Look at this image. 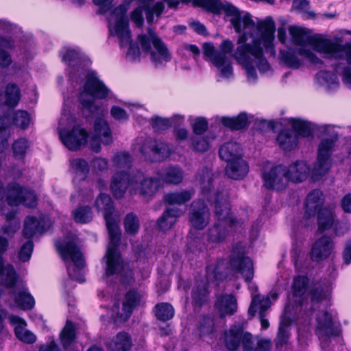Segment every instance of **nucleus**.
Here are the masks:
<instances>
[{"instance_id": "1", "label": "nucleus", "mask_w": 351, "mask_h": 351, "mask_svg": "<svg viewBox=\"0 0 351 351\" xmlns=\"http://www.w3.org/2000/svg\"><path fill=\"white\" fill-rule=\"evenodd\" d=\"M206 6L213 13L223 11L237 33L238 47L232 54L237 62L245 70L247 80L254 83L257 80L256 69L260 73L270 70L266 55H276L274 45L276 25L271 17L254 22L248 13L243 14L232 5L222 4L218 0H206Z\"/></svg>"}, {"instance_id": "2", "label": "nucleus", "mask_w": 351, "mask_h": 351, "mask_svg": "<svg viewBox=\"0 0 351 351\" xmlns=\"http://www.w3.org/2000/svg\"><path fill=\"white\" fill-rule=\"evenodd\" d=\"M36 202V196L32 191L16 182L8 184L6 204H3L1 213L9 224L3 226L0 231V285L5 288L13 287L18 279L14 267L10 263L5 264L3 258L9 249V239L19 228V222L15 219L16 207L21 204L27 207H34Z\"/></svg>"}, {"instance_id": "3", "label": "nucleus", "mask_w": 351, "mask_h": 351, "mask_svg": "<svg viewBox=\"0 0 351 351\" xmlns=\"http://www.w3.org/2000/svg\"><path fill=\"white\" fill-rule=\"evenodd\" d=\"M60 54L62 62L68 66L67 71L73 83L79 84L86 80L79 95L84 110H87L91 114L97 112L99 109L93 99H103L110 96V89L99 79L95 71L87 69L91 62L79 48L64 47Z\"/></svg>"}, {"instance_id": "4", "label": "nucleus", "mask_w": 351, "mask_h": 351, "mask_svg": "<svg viewBox=\"0 0 351 351\" xmlns=\"http://www.w3.org/2000/svg\"><path fill=\"white\" fill-rule=\"evenodd\" d=\"M95 206L102 212L109 234V244L104 259H106L105 274L107 276H117L123 284L133 280L132 267L128 262L123 260L117 247L121 241L120 228L112 217L113 203L110 197L101 193L95 200Z\"/></svg>"}, {"instance_id": "5", "label": "nucleus", "mask_w": 351, "mask_h": 351, "mask_svg": "<svg viewBox=\"0 0 351 351\" xmlns=\"http://www.w3.org/2000/svg\"><path fill=\"white\" fill-rule=\"evenodd\" d=\"M289 32L292 43L298 49V53L311 64L319 68L324 62L308 47H311L315 51L326 58L342 60L347 51L346 47L351 43L347 42L342 44V39L339 37L331 39L323 34L311 36L304 29L295 26L289 27Z\"/></svg>"}, {"instance_id": "6", "label": "nucleus", "mask_w": 351, "mask_h": 351, "mask_svg": "<svg viewBox=\"0 0 351 351\" xmlns=\"http://www.w3.org/2000/svg\"><path fill=\"white\" fill-rule=\"evenodd\" d=\"M159 180L154 177L145 176L141 171L129 175L125 171H120L112 176L110 189L116 198L123 197L128 189L132 195L139 194L144 199H149L158 191Z\"/></svg>"}, {"instance_id": "7", "label": "nucleus", "mask_w": 351, "mask_h": 351, "mask_svg": "<svg viewBox=\"0 0 351 351\" xmlns=\"http://www.w3.org/2000/svg\"><path fill=\"white\" fill-rule=\"evenodd\" d=\"M215 202V217L218 221L208 230L207 243L210 247L217 245L226 241L229 231L226 225L232 228L238 223L230 214V205L226 193L221 192L214 193Z\"/></svg>"}, {"instance_id": "8", "label": "nucleus", "mask_w": 351, "mask_h": 351, "mask_svg": "<svg viewBox=\"0 0 351 351\" xmlns=\"http://www.w3.org/2000/svg\"><path fill=\"white\" fill-rule=\"evenodd\" d=\"M77 243V237L71 234L69 241L64 242L57 241L55 245L65 263L70 278L82 283L85 282L84 270L86 263Z\"/></svg>"}, {"instance_id": "9", "label": "nucleus", "mask_w": 351, "mask_h": 351, "mask_svg": "<svg viewBox=\"0 0 351 351\" xmlns=\"http://www.w3.org/2000/svg\"><path fill=\"white\" fill-rule=\"evenodd\" d=\"M127 7L124 4L119 5L112 12V16L115 18V23L112 25L109 23L110 34L119 38L121 47L130 44L127 56L132 60H135L140 56V49L137 45L131 43V32L129 29L128 19L125 16Z\"/></svg>"}, {"instance_id": "10", "label": "nucleus", "mask_w": 351, "mask_h": 351, "mask_svg": "<svg viewBox=\"0 0 351 351\" xmlns=\"http://www.w3.org/2000/svg\"><path fill=\"white\" fill-rule=\"evenodd\" d=\"M75 123L73 116L64 110L59 121L58 133L62 143L72 151L77 150L85 145L88 138L86 130L78 125H73L71 131L66 130V127H71Z\"/></svg>"}, {"instance_id": "11", "label": "nucleus", "mask_w": 351, "mask_h": 351, "mask_svg": "<svg viewBox=\"0 0 351 351\" xmlns=\"http://www.w3.org/2000/svg\"><path fill=\"white\" fill-rule=\"evenodd\" d=\"M138 40L143 51L149 54L156 66L171 60V56L166 45L151 29H148L147 34L139 35Z\"/></svg>"}, {"instance_id": "12", "label": "nucleus", "mask_w": 351, "mask_h": 351, "mask_svg": "<svg viewBox=\"0 0 351 351\" xmlns=\"http://www.w3.org/2000/svg\"><path fill=\"white\" fill-rule=\"evenodd\" d=\"M295 132L285 129L278 134L276 141L279 147L285 151H291L295 149L298 143V136L307 137L311 135L310 123L300 119L291 118L289 120Z\"/></svg>"}, {"instance_id": "13", "label": "nucleus", "mask_w": 351, "mask_h": 351, "mask_svg": "<svg viewBox=\"0 0 351 351\" xmlns=\"http://www.w3.org/2000/svg\"><path fill=\"white\" fill-rule=\"evenodd\" d=\"M337 134H332L330 138L322 140L319 145L317 158L311 171V178L314 181L320 180L330 168V156L334 150Z\"/></svg>"}, {"instance_id": "14", "label": "nucleus", "mask_w": 351, "mask_h": 351, "mask_svg": "<svg viewBox=\"0 0 351 351\" xmlns=\"http://www.w3.org/2000/svg\"><path fill=\"white\" fill-rule=\"evenodd\" d=\"M0 107L2 108L3 105L0 104ZM11 112L9 111L3 116L0 114V152H3L8 147L9 133L7 129L10 125L13 124L24 130L30 123V116L26 111Z\"/></svg>"}, {"instance_id": "15", "label": "nucleus", "mask_w": 351, "mask_h": 351, "mask_svg": "<svg viewBox=\"0 0 351 351\" xmlns=\"http://www.w3.org/2000/svg\"><path fill=\"white\" fill-rule=\"evenodd\" d=\"M136 146L146 160L151 162L162 161L171 154L169 145L160 140L147 138L143 141L138 139Z\"/></svg>"}, {"instance_id": "16", "label": "nucleus", "mask_w": 351, "mask_h": 351, "mask_svg": "<svg viewBox=\"0 0 351 351\" xmlns=\"http://www.w3.org/2000/svg\"><path fill=\"white\" fill-rule=\"evenodd\" d=\"M293 294L295 297H303L308 293L313 303H317L328 296V290H324L319 283L310 286V280L306 276L299 275L293 278Z\"/></svg>"}, {"instance_id": "17", "label": "nucleus", "mask_w": 351, "mask_h": 351, "mask_svg": "<svg viewBox=\"0 0 351 351\" xmlns=\"http://www.w3.org/2000/svg\"><path fill=\"white\" fill-rule=\"evenodd\" d=\"M263 186L267 189L280 191L286 189L289 180L287 166L278 165L262 173Z\"/></svg>"}, {"instance_id": "18", "label": "nucleus", "mask_w": 351, "mask_h": 351, "mask_svg": "<svg viewBox=\"0 0 351 351\" xmlns=\"http://www.w3.org/2000/svg\"><path fill=\"white\" fill-rule=\"evenodd\" d=\"M230 263L234 270L241 273L245 281L249 282L253 278L252 261L245 256V250L241 244H237L232 248Z\"/></svg>"}, {"instance_id": "19", "label": "nucleus", "mask_w": 351, "mask_h": 351, "mask_svg": "<svg viewBox=\"0 0 351 351\" xmlns=\"http://www.w3.org/2000/svg\"><path fill=\"white\" fill-rule=\"evenodd\" d=\"M144 300V293L136 290H130L125 296L122 304L121 312L119 311V304H114L112 308V317L116 321L125 322L130 317L134 309L141 305Z\"/></svg>"}, {"instance_id": "20", "label": "nucleus", "mask_w": 351, "mask_h": 351, "mask_svg": "<svg viewBox=\"0 0 351 351\" xmlns=\"http://www.w3.org/2000/svg\"><path fill=\"white\" fill-rule=\"evenodd\" d=\"M204 55L207 56L212 63L219 70L220 75L224 78H230L233 75L232 63L226 54L216 51L210 43L203 45Z\"/></svg>"}, {"instance_id": "21", "label": "nucleus", "mask_w": 351, "mask_h": 351, "mask_svg": "<svg viewBox=\"0 0 351 351\" xmlns=\"http://www.w3.org/2000/svg\"><path fill=\"white\" fill-rule=\"evenodd\" d=\"M112 141L111 131L108 123L104 119H97L95 121L93 132L89 139L91 149L98 153L101 150V143L109 145Z\"/></svg>"}, {"instance_id": "22", "label": "nucleus", "mask_w": 351, "mask_h": 351, "mask_svg": "<svg viewBox=\"0 0 351 351\" xmlns=\"http://www.w3.org/2000/svg\"><path fill=\"white\" fill-rule=\"evenodd\" d=\"M189 221L193 227L202 230L209 223L210 212L203 201H193L191 205Z\"/></svg>"}, {"instance_id": "23", "label": "nucleus", "mask_w": 351, "mask_h": 351, "mask_svg": "<svg viewBox=\"0 0 351 351\" xmlns=\"http://www.w3.org/2000/svg\"><path fill=\"white\" fill-rule=\"evenodd\" d=\"M271 306V300L268 296L254 295L251 302L248 313L251 316H254L258 312L262 329L266 330L269 326V322L266 318V311Z\"/></svg>"}, {"instance_id": "24", "label": "nucleus", "mask_w": 351, "mask_h": 351, "mask_svg": "<svg viewBox=\"0 0 351 351\" xmlns=\"http://www.w3.org/2000/svg\"><path fill=\"white\" fill-rule=\"evenodd\" d=\"M18 280L16 285L13 287L12 295L14 297V300L16 305L23 310H30L35 305V300L34 297L30 294L27 286L23 282L18 283Z\"/></svg>"}, {"instance_id": "25", "label": "nucleus", "mask_w": 351, "mask_h": 351, "mask_svg": "<svg viewBox=\"0 0 351 351\" xmlns=\"http://www.w3.org/2000/svg\"><path fill=\"white\" fill-rule=\"evenodd\" d=\"M215 307L221 317L231 316L237 311V300L232 294H221L216 298Z\"/></svg>"}, {"instance_id": "26", "label": "nucleus", "mask_w": 351, "mask_h": 351, "mask_svg": "<svg viewBox=\"0 0 351 351\" xmlns=\"http://www.w3.org/2000/svg\"><path fill=\"white\" fill-rule=\"evenodd\" d=\"M51 226L49 219L40 217L39 219L34 217H27L25 221L23 228V236L27 239H30L36 233H43L47 231Z\"/></svg>"}, {"instance_id": "27", "label": "nucleus", "mask_w": 351, "mask_h": 351, "mask_svg": "<svg viewBox=\"0 0 351 351\" xmlns=\"http://www.w3.org/2000/svg\"><path fill=\"white\" fill-rule=\"evenodd\" d=\"M249 332L243 331L242 327L233 326L224 333V343L228 350L235 351L241 344L243 347L245 339Z\"/></svg>"}, {"instance_id": "28", "label": "nucleus", "mask_w": 351, "mask_h": 351, "mask_svg": "<svg viewBox=\"0 0 351 351\" xmlns=\"http://www.w3.org/2000/svg\"><path fill=\"white\" fill-rule=\"evenodd\" d=\"M324 202L323 193L318 189H315L307 195L305 202L306 210L304 214V218L306 221L314 218L315 213L322 208V206Z\"/></svg>"}, {"instance_id": "29", "label": "nucleus", "mask_w": 351, "mask_h": 351, "mask_svg": "<svg viewBox=\"0 0 351 351\" xmlns=\"http://www.w3.org/2000/svg\"><path fill=\"white\" fill-rule=\"evenodd\" d=\"M287 171L289 181L302 182L306 180L310 175L311 168L308 164L303 160H297L291 164Z\"/></svg>"}, {"instance_id": "30", "label": "nucleus", "mask_w": 351, "mask_h": 351, "mask_svg": "<svg viewBox=\"0 0 351 351\" xmlns=\"http://www.w3.org/2000/svg\"><path fill=\"white\" fill-rule=\"evenodd\" d=\"M333 242L329 237H323L317 240L311 250V257L314 261H319L330 256Z\"/></svg>"}, {"instance_id": "31", "label": "nucleus", "mask_w": 351, "mask_h": 351, "mask_svg": "<svg viewBox=\"0 0 351 351\" xmlns=\"http://www.w3.org/2000/svg\"><path fill=\"white\" fill-rule=\"evenodd\" d=\"M10 322L14 325V333L21 341L27 343H33L36 340V335L31 331L25 329V321L19 316L11 315L9 316Z\"/></svg>"}, {"instance_id": "32", "label": "nucleus", "mask_w": 351, "mask_h": 351, "mask_svg": "<svg viewBox=\"0 0 351 351\" xmlns=\"http://www.w3.org/2000/svg\"><path fill=\"white\" fill-rule=\"evenodd\" d=\"M108 351H130L132 346V340L130 334L120 332L111 339L106 342Z\"/></svg>"}, {"instance_id": "33", "label": "nucleus", "mask_w": 351, "mask_h": 351, "mask_svg": "<svg viewBox=\"0 0 351 351\" xmlns=\"http://www.w3.org/2000/svg\"><path fill=\"white\" fill-rule=\"evenodd\" d=\"M271 341L259 336L247 335L243 351H270Z\"/></svg>"}, {"instance_id": "34", "label": "nucleus", "mask_w": 351, "mask_h": 351, "mask_svg": "<svg viewBox=\"0 0 351 351\" xmlns=\"http://www.w3.org/2000/svg\"><path fill=\"white\" fill-rule=\"evenodd\" d=\"M248 171V165L243 158L228 163L226 168L227 176L234 180L243 179L246 176Z\"/></svg>"}, {"instance_id": "35", "label": "nucleus", "mask_w": 351, "mask_h": 351, "mask_svg": "<svg viewBox=\"0 0 351 351\" xmlns=\"http://www.w3.org/2000/svg\"><path fill=\"white\" fill-rule=\"evenodd\" d=\"M182 214L183 213L179 208H167L157 221L159 229L162 231L170 230Z\"/></svg>"}, {"instance_id": "36", "label": "nucleus", "mask_w": 351, "mask_h": 351, "mask_svg": "<svg viewBox=\"0 0 351 351\" xmlns=\"http://www.w3.org/2000/svg\"><path fill=\"white\" fill-rule=\"evenodd\" d=\"M219 154L222 160L227 162V164L242 158L241 147L235 142L225 143L220 148Z\"/></svg>"}, {"instance_id": "37", "label": "nucleus", "mask_w": 351, "mask_h": 351, "mask_svg": "<svg viewBox=\"0 0 351 351\" xmlns=\"http://www.w3.org/2000/svg\"><path fill=\"white\" fill-rule=\"evenodd\" d=\"M317 82L327 91H333L339 86V81L335 74L326 71H321L316 75Z\"/></svg>"}, {"instance_id": "38", "label": "nucleus", "mask_w": 351, "mask_h": 351, "mask_svg": "<svg viewBox=\"0 0 351 351\" xmlns=\"http://www.w3.org/2000/svg\"><path fill=\"white\" fill-rule=\"evenodd\" d=\"M184 173L182 169L178 166H168L162 169L160 177L161 180L166 182L173 184H178L183 180Z\"/></svg>"}, {"instance_id": "39", "label": "nucleus", "mask_w": 351, "mask_h": 351, "mask_svg": "<svg viewBox=\"0 0 351 351\" xmlns=\"http://www.w3.org/2000/svg\"><path fill=\"white\" fill-rule=\"evenodd\" d=\"M334 210L324 207L319 209L317 213V225L319 231H325L332 228L335 221Z\"/></svg>"}, {"instance_id": "40", "label": "nucleus", "mask_w": 351, "mask_h": 351, "mask_svg": "<svg viewBox=\"0 0 351 351\" xmlns=\"http://www.w3.org/2000/svg\"><path fill=\"white\" fill-rule=\"evenodd\" d=\"M302 57L298 53V49L288 48L285 50H280L279 57L280 60L287 65V66L291 69H298L302 64Z\"/></svg>"}, {"instance_id": "41", "label": "nucleus", "mask_w": 351, "mask_h": 351, "mask_svg": "<svg viewBox=\"0 0 351 351\" xmlns=\"http://www.w3.org/2000/svg\"><path fill=\"white\" fill-rule=\"evenodd\" d=\"M193 195V190H182L165 194L163 197V200L167 204L182 205L188 202Z\"/></svg>"}, {"instance_id": "42", "label": "nucleus", "mask_w": 351, "mask_h": 351, "mask_svg": "<svg viewBox=\"0 0 351 351\" xmlns=\"http://www.w3.org/2000/svg\"><path fill=\"white\" fill-rule=\"evenodd\" d=\"M221 123L223 126L232 130H239L248 125V116L247 114L242 112L236 117H223L221 119Z\"/></svg>"}, {"instance_id": "43", "label": "nucleus", "mask_w": 351, "mask_h": 351, "mask_svg": "<svg viewBox=\"0 0 351 351\" xmlns=\"http://www.w3.org/2000/svg\"><path fill=\"white\" fill-rule=\"evenodd\" d=\"M21 99V90L17 84L14 83H8L5 89V102L4 104L0 102V104L8 106L10 108H14L17 106ZM0 109L1 108L0 107Z\"/></svg>"}, {"instance_id": "44", "label": "nucleus", "mask_w": 351, "mask_h": 351, "mask_svg": "<svg viewBox=\"0 0 351 351\" xmlns=\"http://www.w3.org/2000/svg\"><path fill=\"white\" fill-rule=\"evenodd\" d=\"M291 323V322L289 318L285 317L282 318L275 340L277 348L287 344L290 336Z\"/></svg>"}, {"instance_id": "45", "label": "nucleus", "mask_w": 351, "mask_h": 351, "mask_svg": "<svg viewBox=\"0 0 351 351\" xmlns=\"http://www.w3.org/2000/svg\"><path fill=\"white\" fill-rule=\"evenodd\" d=\"M213 173L208 168L203 169L197 177V181L202 187V193L205 197H207L208 201L211 200L208 197V193H210L213 187Z\"/></svg>"}, {"instance_id": "46", "label": "nucleus", "mask_w": 351, "mask_h": 351, "mask_svg": "<svg viewBox=\"0 0 351 351\" xmlns=\"http://www.w3.org/2000/svg\"><path fill=\"white\" fill-rule=\"evenodd\" d=\"M153 311L157 319L162 322L170 320L173 317L175 313L173 307L167 302L157 304Z\"/></svg>"}, {"instance_id": "47", "label": "nucleus", "mask_w": 351, "mask_h": 351, "mask_svg": "<svg viewBox=\"0 0 351 351\" xmlns=\"http://www.w3.org/2000/svg\"><path fill=\"white\" fill-rule=\"evenodd\" d=\"M226 263L221 260L217 262L215 266L209 265L206 267L207 276L210 279L215 280H222L226 278Z\"/></svg>"}, {"instance_id": "48", "label": "nucleus", "mask_w": 351, "mask_h": 351, "mask_svg": "<svg viewBox=\"0 0 351 351\" xmlns=\"http://www.w3.org/2000/svg\"><path fill=\"white\" fill-rule=\"evenodd\" d=\"M208 295L207 282H201L193 289L192 299L195 305L201 306Z\"/></svg>"}, {"instance_id": "49", "label": "nucleus", "mask_w": 351, "mask_h": 351, "mask_svg": "<svg viewBox=\"0 0 351 351\" xmlns=\"http://www.w3.org/2000/svg\"><path fill=\"white\" fill-rule=\"evenodd\" d=\"M75 338V326L71 322L67 321L60 334L61 343L64 348L71 344Z\"/></svg>"}, {"instance_id": "50", "label": "nucleus", "mask_w": 351, "mask_h": 351, "mask_svg": "<svg viewBox=\"0 0 351 351\" xmlns=\"http://www.w3.org/2000/svg\"><path fill=\"white\" fill-rule=\"evenodd\" d=\"M73 216L77 223H86L93 219V213L89 206H81L73 210Z\"/></svg>"}, {"instance_id": "51", "label": "nucleus", "mask_w": 351, "mask_h": 351, "mask_svg": "<svg viewBox=\"0 0 351 351\" xmlns=\"http://www.w3.org/2000/svg\"><path fill=\"white\" fill-rule=\"evenodd\" d=\"M30 143L25 138L16 140L12 145V150L15 158L22 159L25 157Z\"/></svg>"}, {"instance_id": "52", "label": "nucleus", "mask_w": 351, "mask_h": 351, "mask_svg": "<svg viewBox=\"0 0 351 351\" xmlns=\"http://www.w3.org/2000/svg\"><path fill=\"white\" fill-rule=\"evenodd\" d=\"M190 143L193 150L197 152H206L210 147L207 137L202 135H195L191 137Z\"/></svg>"}, {"instance_id": "53", "label": "nucleus", "mask_w": 351, "mask_h": 351, "mask_svg": "<svg viewBox=\"0 0 351 351\" xmlns=\"http://www.w3.org/2000/svg\"><path fill=\"white\" fill-rule=\"evenodd\" d=\"M113 166L119 169H128L132 165L131 156L127 152H119L112 158Z\"/></svg>"}, {"instance_id": "54", "label": "nucleus", "mask_w": 351, "mask_h": 351, "mask_svg": "<svg viewBox=\"0 0 351 351\" xmlns=\"http://www.w3.org/2000/svg\"><path fill=\"white\" fill-rule=\"evenodd\" d=\"M191 127L195 135H202L208 128V123L204 117H196L189 119Z\"/></svg>"}, {"instance_id": "55", "label": "nucleus", "mask_w": 351, "mask_h": 351, "mask_svg": "<svg viewBox=\"0 0 351 351\" xmlns=\"http://www.w3.org/2000/svg\"><path fill=\"white\" fill-rule=\"evenodd\" d=\"M124 226L127 233L131 234H136L139 228L138 217L133 213H129L125 218Z\"/></svg>"}, {"instance_id": "56", "label": "nucleus", "mask_w": 351, "mask_h": 351, "mask_svg": "<svg viewBox=\"0 0 351 351\" xmlns=\"http://www.w3.org/2000/svg\"><path fill=\"white\" fill-rule=\"evenodd\" d=\"M199 335L201 337L210 335L214 330V322L210 316L202 317L199 324Z\"/></svg>"}, {"instance_id": "57", "label": "nucleus", "mask_w": 351, "mask_h": 351, "mask_svg": "<svg viewBox=\"0 0 351 351\" xmlns=\"http://www.w3.org/2000/svg\"><path fill=\"white\" fill-rule=\"evenodd\" d=\"M152 128L156 131H162L168 129L171 126L169 119L154 116L151 119Z\"/></svg>"}, {"instance_id": "58", "label": "nucleus", "mask_w": 351, "mask_h": 351, "mask_svg": "<svg viewBox=\"0 0 351 351\" xmlns=\"http://www.w3.org/2000/svg\"><path fill=\"white\" fill-rule=\"evenodd\" d=\"M71 166L75 173L86 176L89 171L87 162L82 158L73 159L71 161Z\"/></svg>"}, {"instance_id": "59", "label": "nucleus", "mask_w": 351, "mask_h": 351, "mask_svg": "<svg viewBox=\"0 0 351 351\" xmlns=\"http://www.w3.org/2000/svg\"><path fill=\"white\" fill-rule=\"evenodd\" d=\"M34 248L33 242L31 240L25 242L21 247L19 253V258L23 261H27L31 258Z\"/></svg>"}, {"instance_id": "60", "label": "nucleus", "mask_w": 351, "mask_h": 351, "mask_svg": "<svg viewBox=\"0 0 351 351\" xmlns=\"http://www.w3.org/2000/svg\"><path fill=\"white\" fill-rule=\"evenodd\" d=\"M350 223L348 221L335 220L332 226L333 233L335 236H342L347 233L350 230Z\"/></svg>"}, {"instance_id": "61", "label": "nucleus", "mask_w": 351, "mask_h": 351, "mask_svg": "<svg viewBox=\"0 0 351 351\" xmlns=\"http://www.w3.org/2000/svg\"><path fill=\"white\" fill-rule=\"evenodd\" d=\"M143 9L145 10V5H144V8H143L141 6H138L132 12V14H131L132 21L138 27L141 26L143 23Z\"/></svg>"}, {"instance_id": "62", "label": "nucleus", "mask_w": 351, "mask_h": 351, "mask_svg": "<svg viewBox=\"0 0 351 351\" xmlns=\"http://www.w3.org/2000/svg\"><path fill=\"white\" fill-rule=\"evenodd\" d=\"M112 117L117 121H126L128 119L127 112L119 106H112L110 110Z\"/></svg>"}, {"instance_id": "63", "label": "nucleus", "mask_w": 351, "mask_h": 351, "mask_svg": "<svg viewBox=\"0 0 351 351\" xmlns=\"http://www.w3.org/2000/svg\"><path fill=\"white\" fill-rule=\"evenodd\" d=\"M12 62L11 55L8 51L0 48V67L8 68L11 65Z\"/></svg>"}, {"instance_id": "64", "label": "nucleus", "mask_w": 351, "mask_h": 351, "mask_svg": "<svg viewBox=\"0 0 351 351\" xmlns=\"http://www.w3.org/2000/svg\"><path fill=\"white\" fill-rule=\"evenodd\" d=\"M341 206L346 213H351V193L345 195L341 201Z\"/></svg>"}]
</instances>
